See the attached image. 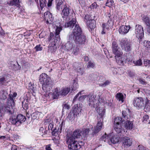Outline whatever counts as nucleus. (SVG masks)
<instances>
[{"label":"nucleus","mask_w":150,"mask_h":150,"mask_svg":"<svg viewBox=\"0 0 150 150\" xmlns=\"http://www.w3.org/2000/svg\"><path fill=\"white\" fill-rule=\"evenodd\" d=\"M117 99L119 101H121L122 103H123L124 101V96L123 94L121 93H117L115 96Z\"/></svg>","instance_id":"obj_33"},{"label":"nucleus","mask_w":150,"mask_h":150,"mask_svg":"<svg viewBox=\"0 0 150 150\" xmlns=\"http://www.w3.org/2000/svg\"><path fill=\"white\" fill-rule=\"evenodd\" d=\"M77 72L79 73L82 74H83L82 71V69L80 67H78L77 68H76L75 66L74 67Z\"/></svg>","instance_id":"obj_53"},{"label":"nucleus","mask_w":150,"mask_h":150,"mask_svg":"<svg viewBox=\"0 0 150 150\" xmlns=\"http://www.w3.org/2000/svg\"><path fill=\"white\" fill-rule=\"evenodd\" d=\"M133 59L131 55H128L127 56L125 60V62H131Z\"/></svg>","instance_id":"obj_41"},{"label":"nucleus","mask_w":150,"mask_h":150,"mask_svg":"<svg viewBox=\"0 0 150 150\" xmlns=\"http://www.w3.org/2000/svg\"><path fill=\"white\" fill-rule=\"evenodd\" d=\"M114 3L113 0H107L106 3V5L109 7L112 6Z\"/></svg>","instance_id":"obj_44"},{"label":"nucleus","mask_w":150,"mask_h":150,"mask_svg":"<svg viewBox=\"0 0 150 150\" xmlns=\"http://www.w3.org/2000/svg\"><path fill=\"white\" fill-rule=\"evenodd\" d=\"M139 81L142 84H146V82L144 80L140 79L139 80Z\"/></svg>","instance_id":"obj_60"},{"label":"nucleus","mask_w":150,"mask_h":150,"mask_svg":"<svg viewBox=\"0 0 150 150\" xmlns=\"http://www.w3.org/2000/svg\"><path fill=\"white\" fill-rule=\"evenodd\" d=\"M94 66L95 64L94 63L90 61L88 62L87 67L88 69L91 68H93L94 67Z\"/></svg>","instance_id":"obj_45"},{"label":"nucleus","mask_w":150,"mask_h":150,"mask_svg":"<svg viewBox=\"0 0 150 150\" xmlns=\"http://www.w3.org/2000/svg\"><path fill=\"white\" fill-rule=\"evenodd\" d=\"M136 36L138 38L141 39L144 36V33L143 28L141 25H136L135 28Z\"/></svg>","instance_id":"obj_8"},{"label":"nucleus","mask_w":150,"mask_h":150,"mask_svg":"<svg viewBox=\"0 0 150 150\" xmlns=\"http://www.w3.org/2000/svg\"><path fill=\"white\" fill-rule=\"evenodd\" d=\"M53 1V0H49L47 4V6L48 7H50L52 6V2Z\"/></svg>","instance_id":"obj_58"},{"label":"nucleus","mask_w":150,"mask_h":150,"mask_svg":"<svg viewBox=\"0 0 150 150\" xmlns=\"http://www.w3.org/2000/svg\"><path fill=\"white\" fill-rule=\"evenodd\" d=\"M87 98V95H83L79 97V100L80 101H81L82 100H83L85 98Z\"/></svg>","instance_id":"obj_54"},{"label":"nucleus","mask_w":150,"mask_h":150,"mask_svg":"<svg viewBox=\"0 0 150 150\" xmlns=\"http://www.w3.org/2000/svg\"><path fill=\"white\" fill-rule=\"evenodd\" d=\"M78 87V85L77 83L74 82L71 88V90L74 91L76 90Z\"/></svg>","instance_id":"obj_47"},{"label":"nucleus","mask_w":150,"mask_h":150,"mask_svg":"<svg viewBox=\"0 0 150 150\" xmlns=\"http://www.w3.org/2000/svg\"><path fill=\"white\" fill-rule=\"evenodd\" d=\"M120 45L122 49L126 52H129L132 50L131 42L126 38L122 39L120 40Z\"/></svg>","instance_id":"obj_5"},{"label":"nucleus","mask_w":150,"mask_h":150,"mask_svg":"<svg viewBox=\"0 0 150 150\" xmlns=\"http://www.w3.org/2000/svg\"><path fill=\"white\" fill-rule=\"evenodd\" d=\"M121 139L122 145L124 148H127L132 145V139L129 137L125 136L122 137Z\"/></svg>","instance_id":"obj_9"},{"label":"nucleus","mask_w":150,"mask_h":150,"mask_svg":"<svg viewBox=\"0 0 150 150\" xmlns=\"http://www.w3.org/2000/svg\"><path fill=\"white\" fill-rule=\"evenodd\" d=\"M57 8L58 10H59L61 7H62V4L63 3L62 0H59L58 2H57Z\"/></svg>","instance_id":"obj_40"},{"label":"nucleus","mask_w":150,"mask_h":150,"mask_svg":"<svg viewBox=\"0 0 150 150\" xmlns=\"http://www.w3.org/2000/svg\"><path fill=\"white\" fill-rule=\"evenodd\" d=\"M70 90L69 88L65 87L62 88L60 89V92L61 96H66L69 92Z\"/></svg>","instance_id":"obj_21"},{"label":"nucleus","mask_w":150,"mask_h":150,"mask_svg":"<svg viewBox=\"0 0 150 150\" xmlns=\"http://www.w3.org/2000/svg\"><path fill=\"white\" fill-rule=\"evenodd\" d=\"M139 150H145L144 147L142 146L139 145L138 146Z\"/></svg>","instance_id":"obj_61"},{"label":"nucleus","mask_w":150,"mask_h":150,"mask_svg":"<svg viewBox=\"0 0 150 150\" xmlns=\"http://www.w3.org/2000/svg\"><path fill=\"white\" fill-rule=\"evenodd\" d=\"M97 111L102 118L104 116L105 113V110L104 109H102L100 108H97Z\"/></svg>","instance_id":"obj_34"},{"label":"nucleus","mask_w":150,"mask_h":150,"mask_svg":"<svg viewBox=\"0 0 150 150\" xmlns=\"http://www.w3.org/2000/svg\"><path fill=\"white\" fill-rule=\"evenodd\" d=\"M143 46L147 50H150V42L148 41H145L143 44Z\"/></svg>","instance_id":"obj_35"},{"label":"nucleus","mask_w":150,"mask_h":150,"mask_svg":"<svg viewBox=\"0 0 150 150\" xmlns=\"http://www.w3.org/2000/svg\"><path fill=\"white\" fill-rule=\"evenodd\" d=\"M125 127L128 129H132L134 128L132 122L131 121L127 120L125 122Z\"/></svg>","instance_id":"obj_27"},{"label":"nucleus","mask_w":150,"mask_h":150,"mask_svg":"<svg viewBox=\"0 0 150 150\" xmlns=\"http://www.w3.org/2000/svg\"><path fill=\"white\" fill-rule=\"evenodd\" d=\"M69 148L71 150H77L81 148V145L76 141L68 145Z\"/></svg>","instance_id":"obj_13"},{"label":"nucleus","mask_w":150,"mask_h":150,"mask_svg":"<svg viewBox=\"0 0 150 150\" xmlns=\"http://www.w3.org/2000/svg\"><path fill=\"white\" fill-rule=\"evenodd\" d=\"M94 97L93 93H90L88 95H87V100L88 99L89 102H90L89 104V105H91V102H94L95 100Z\"/></svg>","instance_id":"obj_32"},{"label":"nucleus","mask_w":150,"mask_h":150,"mask_svg":"<svg viewBox=\"0 0 150 150\" xmlns=\"http://www.w3.org/2000/svg\"><path fill=\"white\" fill-rule=\"evenodd\" d=\"M109 82L108 81H106L104 83H101L100 84V86H105L107 85H109Z\"/></svg>","instance_id":"obj_52"},{"label":"nucleus","mask_w":150,"mask_h":150,"mask_svg":"<svg viewBox=\"0 0 150 150\" xmlns=\"http://www.w3.org/2000/svg\"><path fill=\"white\" fill-rule=\"evenodd\" d=\"M112 53L115 55V57L117 58L120 55H122L123 53L121 48L118 46L116 42L113 41L112 44Z\"/></svg>","instance_id":"obj_4"},{"label":"nucleus","mask_w":150,"mask_h":150,"mask_svg":"<svg viewBox=\"0 0 150 150\" xmlns=\"http://www.w3.org/2000/svg\"><path fill=\"white\" fill-rule=\"evenodd\" d=\"M7 92L4 91H0V98L1 99L4 100L7 98Z\"/></svg>","instance_id":"obj_29"},{"label":"nucleus","mask_w":150,"mask_h":150,"mask_svg":"<svg viewBox=\"0 0 150 150\" xmlns=\"http://www.w3.org/2000/svg\"><path fill=\"white\" fill-rule=\"evenodd\" d=\"M102 120H100L98 121L97 124L96 126L95 127L94 130V133H97L100 131L103 127V120L102 118Z\"/></svg>","instance_id":"obj_17"},{"label":"nucleus","mask_w":150,"mask_h":150,"mask_svg":"<svg viewBox=\"0 0 150 150\" xmlns=\"http://www.w3.org/2000/svg\"><path fill=\"white\" fill-rule=\"evenodd\" d=\"M69 108L70 105L68 103H66L64 105V106L63 107V108L64 109H68Z\"/></svg>","instance_id":"obj_51"},{"label":"nucleus","mask_w":150,"mask_h":150,"mask_svg":"<svg viewBox=\"0 0 150 150\" xmlns=\"http://www.w3.org/2000/svg\"><path fill=\"white\" fill-rule=\"evenodd\" d=\"M50 79L48 76L45 73H43L41 74L40 77V81L43 84V86L46 88H48L47 90L50 89L52 85L51 81H49Z\"/></svg>","instance_id":"obj_2"},{"label":"nucleus","mask_w":150,"mask_h":150,"mask_svg":"<svg viewBox=\"0 0 150 150\" xmlns=\"http://www.w3.org/2000/svg\"><path fill=\"white\" fill-rule=\"evenodd\" d=\"M11 150H16V146L15 145H13L11 148Z\"/></svg>","instance_id":"obj_64"},{"label":"nucleus","mask_w":150,"mask_h":150,"mask_svg":"<svg viewBox=\"0 0 150 150\" xmlns=\"http://www.w3.org/2000/svg\"><path fill=\"white\" fill-rule=\"evenodd\" d=\"M134 106L139 109L144 108L146 104H148L150 103V100H147L146 102H144L143 98L141 97H138L135 98L133 102Z\"/></svg>","instance_id":"obj_3"},{"label":"nucleus","mask_w":150,"mask_h":150,"mask_svg":"<svg viewBox=\"0 0 150 150\" xmlns=\"http://www.w3.org/2000/svg\"><path fill=\"white\" fill-rule=\"evenodd\" d=\"M143 21L146 25L149 26L147 29V31L150 33V19L148 17L144 16L143 18Z\"/></svg>","instance_id":"obj_20"},{"label":"nucleus","mask_w":150,"mask_h":150,"mask_svg":"<svg viewBox=\"0 0 150 150\" xmlns=\"http://www.w3.org/2000/svg\"><path fill=\"white\" fill-rule=\"evenodd\" d=\"M144 66L149 67H150V61L148 60H145L144 61Z\"/></svg>","instance_id":"obj_46"},{"label":"nucleus","mask_w":150,"mask_h":150,"mask_svg":"<svg viewBox=\"0 0 150 150\" xmlns=\"http://www.w3.org/2000/svg\"><path fill=\"white\" fill-rule=\"evenodd\" d=\"M35 49L37 51H41L42 49V48L41 47V45H37L35 47Z\"/></svg>","instance_id":"obj_48"},{"label":"nucleus","mask_w":150,"mask_h":150,"mask_svg":"<svg viewBox=\"0 0 150 150\" xmlns=\"http://www.w3.org/2000/svg\"><path fill=\"white\" fill-rule=\"evenodd\" d=\"M110 140L112 143L116 144L119 142V137L117 135H114L112 136Z\"/></svg>","instance_id":"obj_30"},{"label":"nucleus","mask_w":150,"mask_h":150,"mask_svg":"<svg viewBox=\"0 0 150 150\" xmlns=\"http://www.w3.org/2000/svg\"><path fill=\"white\" fill-rule=\"evenodd\" d=\"M149 117L147 115H144L143 117V122H145L146 121H148L149 119Z\"/></svg>","instance_id":"obj_49"},{"label":"nucleus","mask_w":150,"mask_h":150,"mask_svg":"<svg viewBox=\"0 0 150 150\" xmlns=\"http://www.w3.org/2000/svg\"><path fill=\"white\" fill-rule=\"evenodd\" d=\"M34 85H32L31 83L29 84L28 86L30 90H31L33 93H35V88L34 87Z\"/></svg>","instance_id":"obj_43"},{"label":"nucleus","mask_w":150,"mask_h":150,"mask_svg":"<svg viewBox=\"0 0 150 150\" xmlns=\"http://www.w3.org/2000/svg\"><path fill=\"white\" fill-rule=\"evenodd\" d=\"M22 106L23 108L25 110L27 109L28 107L27 104H24L23 102L22 103Z\"/></svg>","instance_id":"obj_55"},{"label":"nucleus","mask_w":150,"mask_h":150,"mask_svg":"<svg viewBox=\"0 0 150 150\" xmlns=\"http://www.w3.org/2000/svg\"><path fill=\"white\" fill-rule=\"evenodd\" d=\"M52 97L53 99L58 98L60 96H61L60 89L57 88L54 89L53 91L52 94Z\"/></svg>","instance_id":"obj_16"},{"label":"nucleus","mask_w":150,"mask_h":150,"mask_svg":"<svg viewBox=\"0 0 150 150\" xmlns=\"http://www.w3.org/2000/svg\"><path fill=\"white\" fill-rule=\"evenodd\" d=\"M40 6L41 10H42L43 8L46 4L47 2L45 0H39Z\"/></svg>","instance_id":"obj_36"},{"label":"nucleus","mask_w":150,"mask_h":150,"mask_svg":"<svg viewBox=\"0 0 150 150\" xmlns=\"http://www.w3.org/2000/svg\"><path fill=\"white\" fill-rule=\"evenodd\" d=\"M13 3L12 2H10V5H15L18 4L19 3V0H13Z\"/></svg>","instance_id":"obj_50"},{"label":"nucleus","mask_w":150,"mask_h":150,"mask_svg":"<svg viewBox=\"0 0 150 150\" xmlns=\"http://www.w3.org/2000/svg\"><path fill=\"white\" fill-rule=\"evenodd\" d=\"M17 119L18 125L21 123L24 122L26 119L25 117L23 115L21 114L17 115Z\"/></svg>","instance_id":"obj_22"},{"label":"nucleus","mask_w":150,"mask_h":150,"mask_svg":"<svg viewBox=\"0 0 150 150\" xmlns=\"http://www.w3.org/2000/svg\"><path fill=\"white\" fill-rule=\"evenodd\" d=\"M53 127V125L51 123H50L48 125V128L49 130H52Z\"/></svg>","instance_id":"obj_59"},{"label":"nucleus","mask_w":150,"mask_h":150,"mask_svg":"<svg viewBox=\"0 0 150 150\" xmlns=\"http://www.w3.org/2000/svg\"><path fill=\"white\" fill-rule=\"evenodd\" d=\"M133 63L134 65L135 66H140L142 64V60L140 59L137 61H134Z\"/></svg>","instance_id":"obj_37"},{"label":"nucleus","mask_w":150,"mask_h":150,"mask_svg":"<svg viewBox=\"0 0 150 150\" xmlns=\"http://www.w3.org/2000/svg\"><path fill=\"white\" fill-rule=\"evenodd\" d=\"M117 57V58L116 57H115L116 62L120 65H123L124 62H125V57L122 56V55H120Z\"/></svg>","instance_id":"obj_19"},{"label":"nucleus","mask_w":150,"mask_h":150,"mask_svg":"<svg viewBox=\"0 0 150 150\" xmlns=\"http://www.w3.org/2000/svg\"><path fill=\"white\" fill-rule=\"evenodd\" d=\"M73 38L76 44H82L85 42L86 37L82 34L74 37Z\"/></svg>","instance_id":"obj_10"},{"label":"nucleus","mask_w":150,"mask_h":150,"mask_svg":"<svg viewBox=\"0 0 150 150\" xmlns=\"http://www.w3.org/2000/svg\"><path fill=\"white\" fill-rule=\"evenodd\" d=\"M130 28V25H124L121 26L119 29V33L122 35H124L128 33Z\"/></svg>","instance_id":"obj_12"},{"label":"nucleus","mask_w":150,"mask_h":150,"mask_svg":"<svg viewBox=\"0 0 150 150\" xmlns=\"http://www.w3.org/2000/svg\"><path fill=\"white\" fill-rule=\"evenodd\" d=\"M89 131L90 130L89 129H83L81 132V134L83 137H84L88 134Z\"/></svg>","instance_id":"obj_38"},{"label":"nucleus","mask_w":150,"mask_h":150,"mask_svg":"<svg viewBox=\"0 0 150 150\" xmlns=\"http://www.w3.org/2000/svg\"><path fill=\"white\" fill-rule=\"evenodd\" d=\"M5 81V79L4 77H1L0 78V83H2Z\"/></svg>","instance_id":"obj_62"},{"label":"nucleus","mask_w":150,"mask_h":150,"mask_svg":"<svg viewBox=\"0 0 150 150\" xmlns=\"http://www.w3.org/2000/svg\"><path fill=\"white\" fill-rule=\"evenodd\" d=\"M74 137L75 138H80L81 137V133L80 131L77 130L74 131L73 134Z\"/></svg>","instance_id":"obj_28"},{"label":"nucleus","mask_w":150,"mask_h":150,"mask_svg":"<svg viewBox=\"0 0 150 150\" xmlns=\"http://www.w3.org/2000/svg\"><path fill=\"white\" fill-rule=\"evenodd\" d=\"M44 18L47 23L51 24L53 20L52 14L49 11H47L44 13Z\"/></svg>","instance_id":"obj_11"},{"label":"nucleus","mask_w":150,"mask_h":150,"mask_svg":"<svg viewBox=\"0 0 150 150\" xmlns=\"http://www.w3.org/2000/svg\"><path fill=\"white\" fill-rule=\"evenodd\" d=\"M83 92V91H81L80 92H79L78 94H77L75 96V97H74V99H73V101H75L76 99V98L78 97L79 96V95H81V93Z\"/></svg>","instance_id":"obj_56"},{"label":"nucleus","mask_w":150,"mask_h":150,"mask_svg":"<svg viewBox=\"0 0 150 150\" xmlns=\"http://www.w3.org/2000/svg\"><path fill=\"white\" fill-rule=\"evenodd\" d=\"M113 25V21L111 20H109L106 24L105 23H103L102 25L103 30L101 31V34L103 35L105 33L106 29L109 30L110 29H112Z\"/></svg>","instance_id":"obj_7"},{"label":"nucleus","mask_w":150,"mask_h":150,"mask_svg":"<svg viewBox=\"0 0 150 150\" xmlns=\"http://www.w3.org/2000/svg\"><path fill=\"white\" fill-rule=\"evenodd\" d=\"M57 42H54L52 44H50L48 49V52H54L56 50V44Z\"/></svg>","instance_id":"obj_26"},{"label":"nucleus","mask_w":150,"mask_h":150,"mask_svg":"<svg viewBox=\"0 0 150 150\" xmlns=\"http://www.w3.org/2000/svg\"><path fill=\"white\" fill-rule=\"evenodd\" d=\"M62 29L61 27H57L56 29L55 36L54 40V42H57V41L59 42L60 41V38L59 34Z\"/></svg>","instance_id":"obj_18"},{"label":"nucleus","mask_w":150,"mask_h":150,"mask_svg":"<svg viewBox=\"0 0 150 150\" xmlns=\"http://www.w3.org/2000/svg\"><path fill=\"white\" fill-rule=\"evenodd\" d=\"M69 14V9L67 6H64V8L62 10L61 14L63 18H66Z\"/></svg>","instance_id":"obj_15"},{"label":"nucleus","mask_w":150,"mask_h":150,"mask_svg":"<svg viewBox=\"0 0 150 150\" xmlns=\"http://www.w3.org/2000/svg\"><path fill=\"white\" fill-rule=\"evenodd\" d=\"M73 33L74 35V37L82 34L81 28L77 24L75 25L73 30Z\"/></svg>","instance_id":"obj_14"},{"label":"nucleus","mask_w":150,"mask_h":150,"mask_svg":"<svg viewBox=\"0 0 150 150\" xmlns=\"http://www.w3.org/2000/svg\"><path fill=\"white\" fill-rule=\"evenodd\" d=\"M6 106L5 105H4L2 107V110L4 111L8 112H9V105L8 104Z\"/></svg>","instance_id":"obj_42"},{"label":"nucleus","mask_w":150,"mask_h":150,"mask_svg":"<svg viewBox=\"0 0 150 150\" xmlns=\"http://www.w3.org/2000/svg\"><path fill=\"white\" fill-rule=\"evenodd\" d=\"M122 120V118L118 117L114 119V129L118 133H121L123 131V128L121 123Z\"/></svg>","instance_id":"obj_6"},{"label":"nucleus","mask_w":150,"mask_h":150,"mask_svg":"<svg viewBox=\"0 0 150 150\" xmlns=\"http://www.w3.org/2000/svg\"><path fill=\"white\" fill-rule=\"evenodd\" d=\"M17 93L13 92L12 94H10V114H11V122L13 125L18 126L17 119V115L16 112L15 103L14 100L16 96Z\"/></svg>","instance_id":"obj_1"},{"label":"nucleus","mask_w":150,"mask_h":150,"mask_svg":"<svg viewBox=\"0 0 150 150\" xmlns=\"http://www.w3.org/2000/svg\"><path fill=\"white\" fill-rule=\"evenodd\" d=\"M76 19L74 18H73L71 21L66 23L65 26L66 27L73 28L74 25L76 24Z\"/></svg>","instance_id":"obj_24"},{"label":"nucleus","mask_w":150,"mask_h":150,"mask_svg":"<svg viewBox=\"0 0 150 150\" xmlns=\"http://www.w3.org/2000/svg\"><path fill=\"white\" fill-rule=\"evenodd\" d=\"M122 114L124 118H126V113L125 111H124L122 112Z\"/></svg>","instance_id":"obj_63"},{"label":"nucleus","mask_w":150,"mask_h":150,"mask_svg":"<svg viewBox=\"0 0 150 150\" xmlns=\"http://www.w3.org/2000/svg\"><path fill=\"white\" fill-rule=\"evenodd\" d=\"M95 22V21L93 20L90 21L88 20L87 21V24H88V26L91 30L95 28L96 26Z\"/></svg>","instance_id":"obj_23"},{"label":"nucleus","mask_w":150,"mask_h":150,"mask_svg":"<svg viewBox=\"0 0 150 150\" xmlns=\"http://www.w3.org/2000/svg\"><path fill=\"white\" fill-rule=\"evenodd\" d=\"M42 113L38 112H36L33 113L31 115V117L33 119H35L39 118Z\"/></svg>","instance_id":"obj_31"},{"label":"nucleus","mask_w":150,"mask_h":150,"mask_svg":"<svg viewBox=\"0 0 150 150\" xmlns=\"http://www.w3.org/2000/svg\"><path fill=\"white\" fill-rule=\"evenodd\" d=\"M98 6L96 2H94L90 6L89 8L93 11H95L96 10Z\"/></svg>","instance_id":"obj_39"},{"label":"nucleus","mask_w":150,"mask_h":150,"mask_svg":"<svg viewBox=\"0 0 150 150\" xmlns=\"http://www.w3.org/2000/svg\"><path fill=\"white\" fill-rule=\"evenodd\" d=\"M75 138L74 137L73 135H69L67 136V144L69 145L72 143L75 142Z\"/></svg>","instance_id":"obj_25"},{"label":"nucleus","mask_w":150,"mask_h":150,"mask_svg":"<svg viewBox=\"0 0 150 150\" xmlns=\"http://www.w3.org/2000/svg\"><path fill=\"white\" fill-rule=\"evenodd\" d=\"M50 146V144H48V145H46L45 147L46 150H52Z\"/></svg>","instance_id":"obj_57"}]
</instances>
